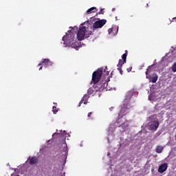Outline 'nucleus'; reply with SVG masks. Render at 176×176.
I'll list each match as a JSON object with an SVG mask.
<instances>
[{
    "label": "nucleus",
    "instance_id": "5701e85b",
    "mask_svg": "<svg viewBox=\"0 0 176 176\" xmlns=\"http://www.w3.org/2000/svg\"><path fill=\"white\" fill-rule=\"evenodd\" d=\"M92 113H93L92 112H89V113H88L87 117H88V118H91V117Z\"/></svg>",
    "mask_w": 176,
    "mask_h": 176
},
{
    "label": "nucleus",
    "instance_id": "39448f33",
    "mask_svg": "<svg viewBox=\"0 0 176 176\" xmlns=\"http://www.w3.org/2000/svg\"><path fill=\"white\" fill-rule=\"evenodd\" d=\"M149 72L148 69H146V71L145 72L146 76V79L149 80V82H152V83H156L157 82V79L159 77L157 76V74L156 73H153L152 74L148 75V72Z\"/></svg>",
    "mask_w": 176,
    "mask_h": 176
},
{
    "label": "nucleus",
    "instance_id": "7ed1b4c3",
    "mask_svg": "<svg viewBox=\"0 0 176 176\" xmlns=\"http://www.w3.org/2000/svg\"><path fill=\"white\" fill-rule=\"evenodd\" d=\"M69 28H72V30H68L67 33H66V36L63 37V41H66V43H68L69 46L72 45V42L75 41V34L74 32L78 31V28L70 27Z\"/></svg>",
    "mask_w": 176,
    "mask_h": 176
},
{
    "label": "nucleus",
    "instance_id": "a211bd4d",
    "mask_svg": "<svg viewBox=\"0 0 176 176\" xmlns=\"http://www.w3.org/2000/svg\"><path fill=\"white\" fill-rule=\"evenodd\" d=\"M122 60H124V63H126V58H127V54H124L122 56Z\"/></svg>",
    "mask_w": 176,
    "mask_h": 176
},
{
    "label": "nucleus",
    "instance_id": "393cba45",
    "mask_svg": "<svg viewBox=\"0 0 176 176\" xmlns=\"http://www.w3.org/2000/svg\"><path fill=\"white\" fill-rule=\"evenodd\" d=\"M131 69H133V67H130L129 69H127V72H131Z\"/></svg>",
    "mask_w": 176,
    "mask_h": 176
},
{
    "label": "nucleus",
    "instance_id": "c85d7f7f",
    "mask_svg": "<svg viewBox=\"0 0 176 176\" xmlns=\"http://www.w3.org/2000/svg\"><path fill=\"white\" fill-rule=\"evenodd\" d=\"M149 67H151V66H148V68H147V69H149Z\"/></svg>",
    "mask_w": 176,
    "mask_h": 176
},
{
    "label": "nucleus",
    "instance_id": "473e14b6",
    "mask_svg": "<svg viewBox=\"0 0 176 176\" xmlns=\"http://www.w3.org/2000/svg\"><path fill=\"white\" fill-rule=\"evenodd\" d=\"M146 6H148V3L146 4Z\"/></svg>",
    "mask_w": 176,
    "mask_h": 176
},
{
    "label": "nucleus",
    "instance_id": "6e6552de",
    "mask_svg": "<svg viewBox=\"0 0 176 176\" xmlns=\"http://www.w3.org/2000/svg\"><path fill=\"white\" fill-rule=\"evenodd\" d=\"M105 24H107L106 19L99 20V21H96L94 23L93 28H94V30L96 28H102V27H104V25H105Z\"/></svg>",
    "mask_w": 176,
    "mask_h": 176
},
{
    "label": "nucleus",
    "instance_id": "9b49d317",
    "mask_svg": "<svg viewBox=\"0 0 176 176\" xmlns=\"http://www.w3.org/2000/svg\"><path fill=\"white\" fill-rule=\"evenodd\" d=\"M97 12V8L96 7H92L87 10V13L90 14V13H96Z\"/></svg>",
    "mask_w": 176,
    "mask_h": 176
},
{
    "label": "nucleus",
    "instance_id": "0eeeda50",
    "mask_svg": "<svg viewBox=\"0 0 176 176\" xmlns=\"http://www.w3.org/2000/svg\"><path fill=\"white\" fill-rule=\"evenodd\" d=\"M108 87V82L107 80H102L99 83H96V89H98V91H102L104 89H107Z\"/></svg>",
    "mask_w": 176,
    "mask_h": 176
},
{
    "label": "nucleus",
    "instance_id": "1a4fd4ad",
    "mask_svg": "<svg viewBox=\"0 0 176 176\" xmlns=\"http://www.w3.org/2000/svg\"><path fill=\"white\" fill-rule=\"evenodd\" d=\"M149 127L151 130L156 131V130H157V127H159V121H153Z\"/></svg>",
    "mask_w": 176,
    "mask_h": 176
},
{
    "label": "nucleus",
    "instance_id": "f3484780",
    "mask_svg": "<svg viewBox=\"0 0 176 176\" xmlns=\"http://www.w3.org/2000/svg\"><path fill=\"white\" fill-rule=\"evenodd\" d=\"M52 111L54 115L58 112V109L56 106H53Z\"/></svg>",
    "mask_w": 176,
    "mask_h": 176
},
{
    "label": "nucleus",
    "instance_id": "2eb2a0df",
    "mask_svg": "<svg viewBox=\"0 0 176 176\" xmlns=\"http://www.w3.org/2000/svg\"><path fill=\"white\" fill-rule=\"evenodd\" d=\"M155 152L157 153H162V152H163V147L162 146H157Z\"/></svg>",
    "mask_w": 176,
    "mask_h": 176
},
{
    "label": "nucleus",
    "instance_id": "4be33fe9",
    "mask_svg": "<svg viewBox=\"0 0 176 176\" xmlns=\"http://www.w3.org/2000/svg\"><path fill=\"white\" fill-rule=\"evenodd\" d=\"M108 31H109V34H111L112 31H113V28H109Z\"/></svg>",
    "mask_w": 176,
    "mask_h": 176
},
{
    "label": "nucleus",
    "instance_id": "dca6fc26",
    "mask_svg": "<svg viewBox=\"0 0 176 176\" xmlns=\"http://www.w3.org/2000/svg\"><path fill=\"white\" fill-rule=\"evenodd\" d=\"M124 63H126V62H124V60L120 59L118 61V68H122V67L123 66V64H124Z\"/></svg>",
    "mask_w": 176,
    "mask_h": 176
},
{
    "label": "nucleus",
    "instance_id": "6ab92c4d",
    "mask_svg": "<svg viewBox=\"0 0 176 176\" xmlns=\"http://www.w3.org/2000/svg\"><path fill=\"white\" fill-rule=\"evenodd\" d=\"M171 69H172L173 72H176V63H175L173 64V65L171 67Z\"/></svg>",
    "mask_w": 176,
    "mask_h": 176
},
{
    "label": "nucleus",
    "instance_id": "b1692460",
    "mask_svg": "<svg viewBox=\"0 0 176 176\" xmlns=\"http://www.w3.org/2000/svg\"><path fill=\"white\" fill-rule=\"evenodd\" d=\"M102 10H104L103 9H100L99 14H104V12H102Z\"/></svg>",
    "mask_w": 176,
    "mask_h": 176
},
{
    "label": "nucleus",
    "instance_id": "423d86ee",
    "mask_svg": "<svg viewBox=\"0 0 176 176\" xmlns=\"http://www.w3.org/2000/svg\"><path fill=\"white\" fill-rule=\"evenodd\" d=\"M43 65H44L45 67H52V65H53V62H52V60H50L49 58L43 59L42 63L38 65V67H40L38 69L39 71H41L42 68H43Z\"/></svg>",
    "mask_w": 176,
    "mask_h": 176
},
{
    "label": "nucleus",
    "instance_id": "7c9ffc66",
    "mask_svg": "<svg viewBox=\"0 0 176 176\" xmlns=\"http://www.w3.org/2000/svg\"><path fill=\"white\" fill-rule=\"evenodd\" d=\"M54 104H56V105H57V103H54Z\"/></svg>",
    "mask_w": 176,
    "mask_h": 176
},
{
    "label": "nucleus",
    "instance_id": "cd10ccee",
    "mask_svg": "<svg viewBox=\"0 0 176 176\" xmlns=\"http://www.w3.org/2000/svg\"><path fill=\"white\" fill-rule=\"evenodd\" d=\"M126 127H129V123H126Z\"/></svg>",
    "mask_w": 176,
    "mask_h": 176
},
{
    "label": "nucleus",
    "instance_id": "aec40b11",
    "mask_svg": "<svg viewBox=\"0 0 176 176\" xmlns=\"http://www.w3.org/2000/svg\"><path fill=\"white\" fill-rule=\"evenodd\" d=\"M118 71H120V74H121V75H123V70H122V67H118Z\"/></svg>",
    "mask_w": 176,
    "mask_h": 176
},
{
    "label": "nucleus",
    "instance_id": "f03ea898",
    "mask_svg": "<svg viewBox=\"0 0 176 176\" xmlns=\"http://www.w3.org/2000/svg\"><path fill=\"white\" fill-rule=\"evenodd\" d=\"M101 76H102V68L98 69L96 72L93 73L92 82L94 83V86L88 89L87 94L89 96H91V94L97 93V91H98V88H97V83L100 82Z\"/></svg>",
    "mask_w": 176,
    "mask_h": 176
},
{
    "label": "nucleus",
    "instance_id": "4468645a",
    "mask_svg": "<svg viewBox=\"0 0 176 176\" xmlns=\"http://www.w3.org/2000/svg\"><path fill=\"white\" fill-rule=\"evenodd\" d=\"M62 146H63V151L65 153V155H67V153H68V146H67V143L66 142H63L62 144Z\"/></svg>",
    "mask_w": 176,
    "mask_h": 176
},
{
    "label": "nucleus",
    "instance_id": "bb28decb",
    "mask_svg": "<svg viewBox=\"0 0 176 176\" xmlns=\"http://www.w3.org/2000/svg\"><path fill=\"white\" fill-rule=\"evenodd\" d=\"M124 124H126V122H124V123L122 124V127H124Z\"/></svg>",
    "mask_w": 176,
    "mask_h": 176
},
{
    "label": "nucleus",
    "instance_id": "ddd939ff",
    "mask_svg": "<svg viewBox=\"0 0 176 176\" xmlns=\"http://www.w3.org/2000/svg\"><path fill=\"white\" fill-rule=\"evenodd\" d=\"M89 98H90V96H89V94H85L82 100H84V104H87V100H89Z\"/></svg>",
    "mask_w": 176,
    "mask_h": 176
},
{
    "label": "nucleus",
    "instance_id": "a878e982",
    "mask_svg": "<svg viewBox=\"0 0 176 176\" xmlns=\"http://www.w3.org/2000/svg\"><path fill=\"white\" fill-rule=\"evenodd\" d=\"M116 9L115 8H113L112 9V12H115Z\"/></svg>",
    "mask_w": 176,
    "mask_h": 176
},
{
    "label": "nucleus",
    "instance_id": "2f4dec72",
    "mask_svg": "<svg viewBox=\"0 0 176 176\" xmlns=\"http://www.w3.org/2000/svg\"><path fill=\"white\" fill-rule=\"evenodd\" d=\"M109 73L107 72V75L109 74Z\"/></svg>",
    "mask_w": 176,
    "mask_h": 176
},
{
    "label": "nucleus",
    "instance_id": "f257e3e1",
    "mask_svg": "<svg viewBox=\"0 0 176 176\" xmlns=\"http://www.w3.org/2000/svg\"><path fill=\"white\" fill-rule=\"evenodd\" d=\"M135 94V91L134 89H131L126 94V98L124 100V103L121 107V110L119 113V118H122V116H124V115H127L129 112H130V109L133 108V106L130 104V100L133 96Z\"/></svg>",
    "mask_w": 176,
    "mask_h": 176
},
{
    "label": "nucleus",
    "instance_id": "412c9836",
    "mask_svg": "<svg viewBox=\"0 0 176 176\" xmlns=\"http://www.w3.org/2000/svg\"><path fill=\"white\" fill-rule=\"evenodd\" d=\"M85 102V100H83V99H82L80 102H79V105L78 107H80L82 105V104H83Z\"/></svg>",
    "mask_w": 176,
    "mask_h": 176
},
{
    "label": "nucleus",
    "instance_id": "f8f14e48",
    "mask_svg": "<svg viewBox=\"0 0 176 176\" xmlns=\"http://www.w3.org/2000/svg\"><path fill=\"white\" fill-rule=\"evenodd\" d=\"M38 159L35 157H32L30 159V164H36Z\"/></svg>",
    "mask_w": 176,
    "mask_h": 176
},
{
    "label": "nucleus",
    "instance_id": "c756f323",
    "mask_svg": "<svg viewBox=\"0 0 176 176\" xmlns=\"http://www.w3.org/2000/svg\"><path fill=\"white\" fill-rule=\"evenodd\" d=\"M130 17H133V15H131Z\"/></svg>",
    "mask_w": 176,
    "mask_h": 176
},
{
    "label": "nucleus",
    "instance_id": "20e7f679",
    "mask_svg": "<svg viewBox=\"0 0 176 176\" xmlns=\"http://www.w3.org/2000/svg\"><path fill=\"white\" fill-rule=\"evenodd\" d=\"M93 32L87 31L85 27H82L78 30L77 33L78 41H83L85 38H89L90 35H92Z\"/></svg>",
    "mask_w": 176,
    "mask_h": 176
},
{
    "label": "nucleus",
    "instance_id": "9d476101",
    "mask_svg": "<svg viewBox=\"0 0 176 176\" xmlns=\"http://www.w3.org/2000/svg\"><path fill=\"white\" fill-rule=\"evenodd\" d=\"M168 167V166L166 163L160 165L158 168V173L163 174V173H164V171H166L167 170Z\"/></svg>",
    "mask_w": 176,
    "mask_h": 176
},
{
    "label": "nucleus",
    "instance_id": "72a5a7b5",
    "mask_svg": "<svg viewBox=\"0 0 176 176\" xmlns=\"http://www.w3.org/2000/svg\"><path fill=\"white\" fill-rule=\"evenodd\" d=\"M64 133H65V131H64Z\"/></svg>",
    "mask_w": 176,
    "mask_h": 176
}]
</instances>
